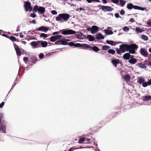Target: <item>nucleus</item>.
<instances>
[{"label": "nucleus", "mask_w": 151, "mask_h": 151, "mask_svg": "<svg viewBox=\"0 0 151 151\" xmlns=\"http://www.w3.org/2000/svg\"><path fill=\"white\" fill-rule=\"evenodd\" d=\"M137 60L134 58V56L131 55V57L129 60L128 62L131 64H134L137 62Z\"/></svg>", "instance_id": "14"}, {"label": "nucleus", "mask_w": 151, "mask_h": 151, "mask_svg": "<svg viewBox=\"0 0 151 151\" xmlns=\"http://www.w3.org/2000/svg\"><path fill=\"white\" fill-rule=\"evenodd\" d=\"M37 58L35 57H33L31 58V62L33 63H35L37 60Z\"/></svg>", "instance_id": "37"}, {"label": "nucleus", "mask_w": 151, "mask_h": 151, "mask_svg": "<svg viewBox=\"0 0 151 151\" xmlns=\"http://www.w3.org/2000/svg\"><path fill=\"white\" fill-rule=\"evenodd\" d=\"M33 9H45V8L41 6L39 7L38 6L36 5L34 6Z\"/></svg>", "instance_id": "36"}, {"label": "nucleus", "mask_w": 151, "mask_h": 151, "mask_svg": "<svg viewBox=\"0 0 151 151\" xmlns=\"http://www.w3.org/2000/svg\"><path fill=\"white\" fill-rule=\"evenodd\" d=\"M4 104V102H2L0 104V108H2Z\"/></svg>", "instance_id": "56"}, {"label": "nucleus", "mask_w": 151, "mask_h": 151, "mask_svg": "<svg viewBox=\"0 0 151 151\" xmlns=\"http://www.w3.org/2000/svg\"><path fill=\"white\" fill-rule=\"evenodd\" d=\"M141 54L145 57H147L148 56V53L147 52L145 49L142 48L140 50Z\"/></svg>", "instance_id": "17"}, {"label": "nucleus", "mask_w": 151, "mask_h": 151, "mask_svg": "<svg viewBox=\"0 0 151 151\" xmlns=\"http://www.w3.org/2000/svg\"><path fill=\"white\" fill-rule=\"evenodd\" d=\"M30 45L33 48H37L41 47L40 45L39 41H32L31 42Z\"/></svg>", "instance_id": "8"}, {"label": "nucleus", "mask_w": 151, "mask_h": 151, "mask_svg": "<svg viewBox=\"0 0 151 151\" xmlns=\"http://www.w3.org/2000/svg\"><path fill=\"white\" fill-rule=\"evenodd\" d=\"M90 139L87 138L85 137L81 138L78 140V143L80 144H82L83 142L84 143H89Z\"/></svg>", "instance_id": "10"}, {"label": "nucleus", "mask_w": 151, "mask_h": 151, "mask_svg": "<svg viewBox=\"0 0 151 151\" xmlns=\"http://www.w3.org/2000/svg\"><path fill=\"white\" fill-rule=\"evenodd\" d=\"M14 48L16 52V54L17 56H20L21 55L22 52L20 50L19 46L15 44L14 45Z\"/></svg>", "instance_id": "12"}, {"label": "nucleus", "mask_w": 151, "mask_h": 151, "mask_svg": "<svg viewBox=\"0 0 151 151\" xmlns=\"http://www.w3.org/2000/svg\"><path fill=\"white\" fill-rule=\"evenodd\" d=\"M75 34V35L77 38L79 39H83L86 37V36L83 33L81 32H78Z\"/></svg>", "instance_id": "9"}, {"label": "nucleus", "mask_w": 151, "mask_h": 151, "mask_svg": "<svg viewBox=\"0 0 151 151\" xmlns=\"http://www.w3.org/2000/svg\"><path fill=\"white\" fill-rule=\"evenodd\" d=\"M9 39L12 41H16V37L14 36H11L9 37Z\"/></svg>", "instance_id": "43"}, {"label": "nucleus", "mask_w": 151, "mask_h": 151, "mask_svg": "<svg viewBox=\"0 0 151 151\" xmlns=\"http://www.w3.org/2000/svg\"><path fill=\"white\" fill-rule=\"evenodd\" d=\"M98 27L95 25L92 26L91 28V32L92 34H95L98 31Z\"/></svg>", "instance_id": "16"}, {"label": "nucleus", "mask_w": 151, "mask_h": 151, "mask_svg": "<svg viewBox=\"0 0 151 151\" xmlns=\"http://www.w3.org/2000/svg\"><path fill=\"white\" fill-rule=\"evenodd\" d=\"M146 24L149 25V27H151V21L150 20H149Z\"/></svg>", "instance_id": "51"}, {"label": "nucleus", "mask_w": 151, "mask_h": 151, "mask_svg": "<svg viewBox=\"0 0 151 151\" xmlns=\"http://www.w3.org/2000/svg\"><path fill=\"white\" fill-rule=\"evenodd\" d=\"M115 16L116 18H118L119 17V14L118 13H116L115 14Z\"/></svg>", "instance_id": "57"}, {"label": "nucleus", "mask_w": 151, "mask_h": 151, "mask_svg": "<svg viewBox=\"0 0 151 151\" xmlns=\"http://www.w3.org/2000/svg\"><path fill=\"white\" fill-rule=\"evenodd\" d=\"M48 35L44 34V33H41L40 35V37H43L44 38H46L48 37Z\"/></svg>", "instance_id": "44"}, {"label": "nucleus", "mask_w": 151, "mask_h": 151, "mask_svg": "<svg viewBox=\"0 0 151 151\" xmlns=\"http://www.w3.org/2000/svg\"><path fill=\"white\" fill-rule=\"evenodd\" d=\"M112 1L113 2L118 4L119 3V0H112Z\"/></svg>", "instance_id": "49"}, {"label": "nucleus", "mask_w": 151, "mask_h": 151, "mask_svg": "<svg viewBox=\"0 0 151 151\" xmlns=\"http://www.w3.org/2000/svg\"><path fill=\"white\" fill-rule=\"evenodd\" d=\"M73 147H71L68 150V151H73Z\"/></svg>", "instance_id": "64"}, {"label": "nucleus", "mask_w": 151, "mask_h": 151, "mask_svg": "<svg viewBox=\"0 0 151 151\" xmlns=\"http://www.w3.org/2000/svg\"><path fill=\"white\" fill-rule=\"evenodd\" d=\"M151 85V78L147 82H144L142 83V86L144 87H146L148 85Z\"/></svg>", "instance_id": "23"}, {"label": "nucleus", "mask_w": 151, "mask_h": 151, "mask_svg": "<svg viewBox=\"0 0 151 151\" xmlns=\"http://www.w3.org/2000/svg\"><path fill=\"white\" fill-rule=\"evenodd\" d=\"M87 38L88 39V40L90 41H93L94 40V38L90 35H88L87 36Z\"/></svg>", "instance_id": "32"}, {"label": "nucleus", "mask_w": 151, "mask_h": 151, "mask_svg": "<svg viewBox=\"0 0 151 151\" xmlns=\"http://www.w3.org/2000/svg\"><path fill=\"white\" fill-rule=\"evenodd\" d=\"M70 15L68 14H60L56 17V20L58 21L64 20L65 21H67L69 19Z\"/></svg>", "instance_id": "3"}, {"label": "nucleus", "mask_w": 151, "mask_h": 151, "mask_svg": "<svg viewBox=\"0 0 151 151\" xmlns=\"http://www.w3.org/2000/svg\"><path fill=\"white\" fill-rule=\"evenodd\" d=\"M106 42L111 45H115L116 44H118L119 43H121L122 42H114L112 40H107L106 41Z\"/></svg>", "instance_id": "15"}, {"label": "nucleus", "mask_w": 151, "mask_h": 151, "mask_svg": "<svg viewBox=\"0 0 151 151\" xmlns=\"http://www.w3.org/2000/svg\"><path fill=\"white\" fill-rule=\"evenodd\" d=\"M145 81V80L144 79L140 77L139 78L138 81H137V83L141 84L143 82H144Z\"/></svg>", "instance_id": "34"}, {"label": "nucleus", "mask_w": 151, "mask_h": 151, "mask_svg": "<svg viewBox=\"0 0 151 151\" xmlns=\"http://www.w3.org/2000/svg\"><path fill=\"white\" fill-rule=\"evenodd\" d=\"M49 28L48 27L42 26H41L37 29L36 30V31H41L46 32L49 30Z\"/></svg>", "instance_id": "13"}, {"label": "nucleus", "mask_w": 151, "mask_h": 151, "mask_svg": "<svg viewBox=\"0 0 151 151\" xmlns=\"http://www.w3.org/2000/svg\"><path fill=\"white\" fill-rule=\"evenodd\" d=\"M92 49L95 52H97L99 50V48L97 46H94L93 47H92L90 45L89 50H91Z\"/></svg>", "instance_id": "24"}, {"label": "nucleus", "mask_w": 151, "mask_h": 151, "mask_svg": "<svg viewBox=\"0 0 151 151\" xmlns=\"http://www.w3.org/2000/svg\"><path fill=\"white\" fill-rule=\"evenodd\" d=\"M135 31L137 33H141L143 32V30L139 27H137L136 28Z\"/></svg>", "instance_id": "38"}, {"label": "nucleus", "mask_w": 151, "mask_h": 151, "mask_svg": "<svg viewBox=\"0 0 151 151\" xmlns=\"http://www.w3.org/2000/svg\"><path fill=\"white\" fill-rule=\"evenodd\" d=\"M20 37L21 38H23L24 37V35H22V33H21L20 34Z\"/></svg>", "instance_id": "63"}, {"label": "nucleus", "mask_w": 151, "mask_h": 151, "mask_svg": "<svg viewBox=\"0 0 151 151\" xmlns=\"http://www.w3.org/2000/svg\"><path fill=\"white\" fill-rule=\"evenodd\" d=\"M2 35L3 36L5 37L8 38H9V37L8 36V35H6L5 34H3Z\"/></svg>", "instance_id": "59"}, {"label": "nucleus", "mask_w": 151, "mask_h": 151, "mask_svg": "<svg viewBox=\"0 0 151 151\" xmlns=\"http://www.w3.org/2000/svg\"><path fill=\"white\" fill-rule=\"evenodd\" d=\"M47 42L46 41H40V45L43 47H45L47 45Z\"/></svg>", "instance_id": "19"}, {"label": "nucleus", "mask_w": 151, "mask_h": 151, "mask_svg": "<svg viewBox=\"0 0 151 151\" xmlns=\"http://www.w3.org/2000/svg\"><path fill=\"white\" fill-rule=\"evenodd\" d=\"M24 6L25 9H32V8L31 6L30 2H25Z\"/></svg>", "instance_id": "18"}, {"label": "nucleus", "mask_w": 151, "mask_h": 151, "mask_svg": "<svg viewBox=\"0 0 151 151\" xmlns=\"http://www.w3.org/2000/svg\"><path fill=\"white\" fill-rule=\"evenodd\" d=\"M130 53L129 52L124 54L123 56V58L125 60H129L131 57Z\"/></svg>", "instance_id": "20"}, {"label": "nucleus", "mask_w": 151, "mask_h": 151, "mask_svg": "<svg viewBox=\"0 0 151 151\" xmlns=\"http://www.w3.org/2000/svg\"><path fill=\"white\" fill-rule=\"evenodd\" d=\"M129 29L127 27V26L124 27L123 29V30L124 31H128Z\"/></svg>", "instance_id": "47"}, {"label": "nucleus", "mask_w": 151, "mask_h": 151, "mask_svg": "<svg viewBox=\"0 0 151 151\" xmlns=\"http://www.w3.org/2000/svg\"><path fill=\"white\" fill-rule=\"evenodd\" d=\"M53 54V52H50L48 53H46V55H45V57H46L49 56Z\"/></svg>", "instance_id": "46"}, {"label": "nucleus", "mask_w": 151, "mask_h": 151, "mask_svg": "<svg viewBox=\"0 0 151 151\" xmlns=\"http://www.w3.org/2000/svg\"><path fill=\"white\" fill-rule=\"evenodd\" d=\"M108 52L109 53L112 55L114 54L115 53V51L114 50L112 49L109 50H108Z\"/></svg>", "instance_id": "39"}, {"label": "nucleus", "mask_w": 151, "mask_h": 151, "mask_svg": "<svg viewBox=\"0 0 151 151\" xmlns=\"http://www.w3.org/2000/svg\"><path fill=\"white\" fill-rule=\"evenodd\" d=\"M110 48V47L109 46L104 45L102 47V50H106L107 49Z\"/></svg>", "instance_id": "40"}, {"label": "nucleus", "mask_w": 151, "mask_h": 151, "mask_svg": "<svg viewBox=\"0 0 151 151\" xmlns=\"http://www.w3.org/2000/svg\"><path fill=\"white\" fill-rule=\"evenodd\" d=\"M26 11H29L30 12L32 10L33 11V12H37V11H38L39 12V13L40 14H43L45 12V10H25Z\"/></svg>", "instance_id": "25"}, {"label": "nucleus", "mask_w": 151, "mask_h": 151, "mask_svg": "<svg viewBox=\"0 0 151 151\" xmlns=\"http://www.w3.org/2000/svg\"><path fill=\"white\" fill-rule=\"evenodd\" d=\"M149 62L147 60H145L144 62V65H147L149 64Z\"/></svg>", "instance_id": "55"}, {"label": "nucleus", "mask_w": 151, "mask_h": 151, "mask_svg": "<svg viewBox=\"0 0 151 151\" xmlns=\"http://www.w3.org/2000/svg\"><path fill=\"white\" fill-rule=\"evenodd\" d=\"M63 34L65 35H73L76 34V32L72 29L66 30L63 29L62 30H60Z\"/></svg>", "instance_id": "5"}, {"label": "nucleus", "mask_w": 151, "mask_h": 151, "mask_svg": "<svg viewBox=\"0 0 151 151\" xmlns=\"http://www.w3.org/2000/svg\"><path fill=\"white\" fill-rule=\"evenodd\" d=\"M31 17L33 18H35L36 17V15L35 13H31L30 16Z\"/></svg>", "instance_id": "50"}, {"label": "nucleus", "mask_w": 151, "mask_h": 151, "mask_svg": "<svg viewBox=\"0 0 151 151\" xmlns=\"http://www.w3.org/2000/svg\"><path fill=\"white\" fill-rule=\"evenodd\" d=\"M62 37V36L60 35L52 36L50 38V40L52 42H54L57 40L60 39Z\"/></svg>", "instance_id": "11"}, {"label": "nucleus", "mask_w": 151, "mask_h": 151, "mask_svg": "<svg viewBox=\"0 0 151 151\" xmlns=\"http://www.w3.org/2000/svg\"><path fill=\"white\" fill-rule=\"evenodd\" d=\"M111 62L115 67H117V64L119 63V60L118 59H114L112 60Z\"/></svg>", "instance_id": "21"}, {"label": "nucleus", "mask_w": 151, "mask_h": 151, "mask_svg": "<svg viewBox=\"0 0 151 151\" xmlns=\"http://www.w3.org/2000/svg\"><path fill=\"white\" fill-rule=\"evenodd\" d=\"M119 49L116 48V49L117 53L119 55L121 54V53H124L125 52L124 44H122L119 46Z\"/></svg>", "instance_id": "6"}, {"label": "nucleus", "mask_w": 151, "mask_h": 151, "mask_svg": "<svg viewBox=\"0 0 151 151\" xmlns=\"http://www.w3.org/2000/svg\"><path fill=\"white\" fill-rule=\"evenodd\" d=\"M143 100L145 101H149L151 100V96H143Z\"/></svg>", "instance_id": "27"}, {"label": "nucleus", "mask_w": 151, "mask_h": 151, "mask_svg": "<svg viewBox=\"0 0 151 151\" xmlns=\"http://www.w3.org/2000/svg\"><path fill=\"white\" fill-rule=\"evenodd\" d=\"M86 1L88 3H91L93 2H100L99 0H86Z\"/></svg>", "instance_id": "41"}, {"label": "nucleus", "mask_w": 151, "mask_h": 151, "mask_svg": "<svg viewBox=\"0 0 151 151\" xmlns=\"http://www.w3.org/2000/svg\"><path fill=\"white\" fill-rule=\"evenodd\" d=\"M32 22L33 24H35L36 23V21L35 20H33L32 21Z\"/></svg>", "instance_id": "62"}, {"label": "nucleus", "mask_w": 151, "mask_h": 151, "mask_svg": "<svg viewBox=\"0 0 151 151\" xmlns=\"http://www.w3.org/2000/svg\"><path fill=\"white\" fill-rule=\"evenodd\" d=\"M103 3L104 4H106L107 2V0H102Z\"/></svg>", "instance_id": "60"}, {"label": "nucleus", "mask_w": 151, "mask_h": 151, "mask_svg": "<svg viewBox=\"0 0 151 151\" xmlns=\"http://www.w3.org/2000/svg\"><path fill=\"white\" fill-rule=\"evenodd\" d=\"M138 47L136 44H132L129 45V53L134 54L135 53V50L137 49Z\"/></svg>", "instance_id": "4"}, {"label": "nucleus", "mask_w": 151, "mask_h": 151, "mask_svg": "<svg viewBox=\"0 0 151 151\" xmlns=\"http://www.w3.org/2000/svg\"><path fill=\"white\" fill-rule=\"evenodd\" d=\"M124 46L125 47V49L126 51H129V45L127 44H124Z\"/></svg>", "instance_id": "42"}, {"label": "nucleus", "mask_w": 151, "mask_h": 151, "mask_svg": "<svg viewBox=\"0 0 151 151\" xmlns=\"http://www.w3.org/2000/svg\"><path fill=\"white\" fill-rule=\"evenodd\" d=\"M28 58L27 57H25L23 58V60L25 62H27L28 60Z\"/></svg>", "instance_id": "53"}, {"label": "nucleus", "mask_w": 151, "mask_h": 151, "mask_svg": "<svg viewBox=\"0 0 151 151\" xmlns=\"http://www.w3.org/2000/svg\"><path fill=\"white\" fill-rule=\"evenodd\" d=\"M141 37L142 39L145 41H147L148 39V38L147 36L144 35H142L141 36Z\"/></svg>", "instance_id": "35"}, {"label": "nucleus", "mask_w": 151, "mask_h": 151, "mask_svg": "<svg viewBox=\"0 0 151 151\" xmlns=\"http://www.w3.org/2000/svg\"><path fill=\"white\" fill-rule=\"evenodd\" d=\"M70 40L68 39H61V44L64 45H69V43H70V42H69V43H68V42H67L68 41H69Z\"/></svg>", "instance_id": "22"}, {"label": "nucleus", "mask_w": 151, "mask_h": 151, "mask_svg": "<svg viewBox=\"0 0 151 151\" xmlns=\"http://www.w3.org/2000/svg\"><path fill=\"white\" fill-rule=\"evenodd\" d=\"M60 32H61V31H60L59 32H53V33H52V35H58V34L60 33Z\"/></svg>", "instance_id": "52"}, {"label": "nucleus", "mask_w": 151, "mask_h": 151, "mask_svg": "<svg viewBox=\"0 0 151 151\" xmlns=\"http://www.w3.org/2000/svg\"><path fill=\"white\" fill-rule=\"evenodd\" d=\"M125 13V12L123 10H121L120 12V14L121 15H123Z\"/></svg>", "instance_id": "58"}, {"label": "nucleus", "mask_w": 151, "mask_h": 151, "mask_svg": "<svg viewBox=\"0 0 151 151\" xmlns=\"http://www.w3.org/2000/svg\"><path fill=\"white\" fill-rule=\"evenodd\" d=\"M125 3L126 1H125L123 0H119L118 4L122 6H123L125 4Z\"/></svg>", "instance_id": "31"}, {"label": "nucleus", "mask_w": 151, "mask_h": 151, "mask_svg": "<svg viewBox=\"0 0 151 151\" xmlns=\"http://www.w3.org/2000/svg\"><path fill=\"white\" fill-rule=\"evenodd\" d=\"M104 31L106 35H111L113 33V31L110 30L105 29Z\"/></svg>", "instance_id": "29"}, {"label": "nucleus", "mask_w": 151, "mask_h": 151, "mask_svg": "<svg viewBox=\"0 0 151 151\" xmlns=\"http://www.w3.org/2000/svg\"><path fill=\"white\" fill-rule=\"evenodd\" d=\"M130 21L132 22H133L135 21L134 19L133 18H131L130 19Z\"/></svg>", "instance_id": "61"}, {"label": "nucleus", "mask_w": 151, "mask_h": 151, "mask_svg": "<svg viewBox=\"0 0 151 151\" xmlns=\"http://www.w3.org/2000/svg\"><path fill=\"white\" fill-rule=\"evenodd\" d=\"M127 8L129 9H144V8L141 7L136 5H134L132 3L128 4L127 5Z\"/></svg>", "instance_id": "7"}, {"label": "nucleus", "mask_w": 151, "mask_h": 151, "mask_svg": "<svg viewBox=\"0 0 151 151\" xmlns=\"http://www.w3.org/2000/svg\"><path fill=\"white\" fill-rule=\"evenodd\" d=\"M51 12L53 15L56 14H57V12L55 10H52L51 11Z\"/></svg>", "instance_id": "54"}, {"label": "nucleus", "mask_w": 151, "mask_h": 151, "mask_svg": "<svg viewBox=\"0 0 151 151\" xmlns=\"http://www.w3.org/2000/svg\"><path fill=\"white\" fill-rule=\"evenodd\" d=\"M55 45H59L61 44V40L56 41L55 42Z\"/></svg>", "instance_id": "48"}, {"label": "nucleus", "mask_w": 151, "mask_h": 151, "mask_svg": "<svg viewBox=\"0 0 151 151\" xmlns=\"http://www.w3.org/2000/svg\"><path fill=\"white\" fill-rule=\"evenodd\" d=\"M96 38L97 39L100 40L104 39V37L101 34L99 33L96 34Z\"/></svg>", "instance_id": "26"}, {"label": "nucleus", "mask_w": 151, "mask_h": 151, "mask_svg": "<svg viewBox=\"0 0 151 151\" xmlns=\"http://www.w3.org/2000/svg\"><path fill=\"white\" fill-rule=\"evenodd\" d=\"M69 45L70 46H74L75 47H81L82 49H89L90 45H88L86 44H80L79 43H77L75 44L73 42H71L69 43Z\"/></svg>", "instance_id": "1"}, {"label": "nucleus", "mask_w": 151, "mask_h": 151, "mask_svg": "<svg viewBox=\"0 0 151 151\" xmlns=\"http://www.w3.org/2000/svg\"><path fill=\"white\" fill-rule=\"evenodd\" d=\"M44 55L42 53H40L39 55V58L40 59H42L44 58Z\"/></svg>", "instance_id": "45"}, {"label": "nucleus", "mask_w": 151, "mask_h": 151, "mask_svg": "<svg viewBox=\"0 0 151 151\" xmlns=\"http://www.w3.org/2000/svg\"><path fill=\"white\" fill-rule=\"evenodd\" d=\"M100 9H111V7L108 6H100Z\"/></svg>", "instance_id": "30"}, {"label": "nucleus", "mask_w": 151, "mask_h": 151, "mask_svg": "<svg viewBox=\"0 0 151 151\" xmlns=\"http://www.w3.org/2000/svg\"><path fill=\"white\" fill-rule=\"evenodd\" d=\"M3 117V114H0V131L1 130L2 132L6 133V122L4 120H2Z\"/></svg>", "instance_id": "2"}, {"label": "nucleus", "mask_w": 151, "mask_h": 151, "mask_svg": "<svg viewBox=\"0 0 151 151\" xmlns=\"http://www.w3.org/2000/svg\"><path fill=\"white\" fill-rule=\"evenodd\" d=\"M123 78L125 81H127L130 79L131 77L129 74H127L123 76Z\"/></svg>", "instance_id": "28"}, {"label": "nucleus", "mask_w": 151, "mask_h": 151, "mask_svg": "<svg viewBox=\"0 0 151 151\" xmlns=\"http://www.w3.org/2000/svg\"><path fill=\"white\" fill-rule=\"evenodd\" d=\"M138 66L139 67L141 68H146L147 67L144 64H143L142 63H140L138 64Z\"/></svg>", "instance_id": "33"}]
</instances>
